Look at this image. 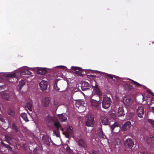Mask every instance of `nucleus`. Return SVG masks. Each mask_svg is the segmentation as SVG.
<instances>
[{
	"instance_id": "7c9ffc66",
	"label": "nucleus",
	"mask_w": 154,
	"mask_h": 154,
	"mask_svg": "<svg viewBox=\"0 0 154 154\" xmlns=\"http://www.w3.org/2000/svg\"><path fill=\"white\" fill-rule=\"evenodd\" d=\"M20 116L21 117L26 121H29L27 118L26 114L25 113H21Z\"/></svg>"
},
{
	"instance_id": "603ef678",
	"label": "nucleus",
	"mask_w": 154,
	"mask_h": 154,
	"mask_svg": "<svg viewBox=\"0 0 154 154\" xmlns=\"http://www.w3.org/2000/svg\"><path fill=\"white\" fill-rule=\"evenodd\" d=\"M0 121H1L2 122H3V118H2L0 117Z\"/></svg>"
},
{
	"instance_id": "72a5a7b5",
	"label": "nucleus",
	"mask_w": 154,
	"mask_h": 154,
	"mask_svg": "<svg viewBox=\"0 0 154 154\" xmlns=\"http://www.w3.org/2000/svg\"><path fill=\"white\" fill-rule=\"evenodd\" d=\"M54 126L56 128L57 131H59L61 125L58 122H56L54 123Z\"/></svg>"
},
{
	"instance_id": "c9c22d12",
	"label": "nucleus",
	"mask_w": 154,
	"mask_h": 154,
	"mask_svg": "<svg viewBox=\"0 0 154 154\" xmlns=\"http://www.w3.org/2000/svg\"><path fill=\"white\" fill-rule=\"evenodd\" d=\"M12 129H14L16 132H18V130L17 128V126L16 125V124L15 123H13L12 125Z\"/></svg>"
},
{
	"instance_id": "393cba45",
	"label": "nucleus",
	"mask_w": 154,
	"mask_h": 154,
	"mask_svg": "<svg viewBox=\"0 0 154 154\" xmlns=\"http://www.w3.org/2000/svg\"><path fill=\"white\" fill-rule=\"evenodd\" d=\"M125 88L126 90L130 91L133 88V87L131 85L127 84L125 85Z\"/></svg>"
},
{
	"instance_id": "13d9d810",
	"label": "nucleus",
	"mask_w": 154,
	"mask_h": 154,
	"mask_svg": "<svg viewBox=\"0 0 154 154\" xmlns=\"http://www.w3.org/2000/svg\"><path fill=\"white\" fill-rule=\"evenodd\" d=\"M138 154H142L141 153H140V154H139V153H138Z\"/></svg>"
},
{
	"instance_id": "412c9836",
	"label": "nucleus",
	"mask_w": 154,
	"mask_h": 154,
	"mask_svg": "<svg viewBox=\"0 0 154 154\" xmlns=\"http://www.w3.org/2000/svg\"><path fill=\"white\" fill-rule=\"evenodd\" d=\"M118 115L119 116H124L125 115L123 107H121L119 108L118 112Z\"/></svg>"
},
{
	"instance_id": "2f4dec72",
	"label": "nucleus",
	"mask_w": 154,
	"mask_h": 154,
	"mask_svg": "<svg viewBox=\"0 0 154 154\" xmlns=\"http://www.w3.org/2000/svg\"><path fill=\"white\" fill-rule=\"evenodd\" d=\"M59 80V79H56L55 80L54 82V87L55 89L57 91H59L60 90V88L58 87L57 85V82Z\"/></svg>"
},
{
	"instance_id": "4d7b16f0",
	"label": "nucleus",
	"mask_w": 154,
	"mask_h": 154,
	"mask_svg": "<svg viewBox=\"0 0 154 154\" xmlns=\"http://www.w3.org/2000/svg\"><path fill=\"white\" fill-rule=\"evenodd\" d=\"M144 98V97L143 96V99Z\"/></svg>"
},
{
	"instance_id": "473e14b6",
	"label": "nucleus",
	"mask_w": 154,
	"mask_h": 154,
	"mask_svg": "<svg viewBox=\"0 0 154 154\" xmlns=\"http://www.w3.org/2000/svg\"><path fill=\"white\" fill-rule=\"evenodd\" d=\"M25 85V82L24 80H21L20 81L19 83V86H20V89L21 90L22 86Z\"/></svg>"
},
{
	"instance_id": "4be33fe9",
	"label": "nucleus",
	"mask_w": 154,
	"mask_h": 154,
	"mask_svg": "<svg viewBox=\"0 0 154 154\" xmlns=\"http://www.w3.org/2000/svg\"><path fill=\"white\" fill-rule=\"evenodd\" d=\"M94 91L96 94L100 98V96L102 95V93L97 85H96L94 87Z\"/></svg>"
},
{
	"instance_id": "58836bf2",
	"label": "nucleus",
	"mask_w": 154,
	"mask_h": 154,
	"mask_svg": "<svg viewBox=\"0 0 154 154\" xmlns=\"http://www.w3.org/2000/svg\"><path fill=\"white\" fill-rule=\"evenodd\" d=\"M7 77H13L16 76V74L15 73L11 74H8L7 75Z\"/></svg>"
},
{
	"instance_id": "cd10ccee",
	"label": "nucleus",
	"mask_w": 154,
	"mask_h": 154,
	"mask_svg": "<svg viewBox=\"0 0 154 154\" xmlns=\"http://www.w3.org/2000/svg\"><path fill=\"white\" fill-rule=\"evenodd\" d=\"M22 74L25 75H31L32 72L28 70H25L21 72Z\"/></svg>"
},
{
	"instance_id": "aec40b11",
	"label": "nucleus",
	"mask_w": 154,
	"mask_h": 154,
	"mask_svg": "<svg viewBox=\"0 0 154 154\" xmlns=\"http://www.w3.org/2000/svg\"><path fill=\"white\" fill-rule=\"evenodd\" d=\"M1 96L2 97L6 100H10V98L9 95L5 92H2L1 93Z\"/></svg>"
},
{
	"instance_id": "f8f14e48",
	"label": "nucleus",
	"mask_w": 154,
	"mask_h": 154,
	"mask_svg": "<svg viewBox=\"0 0 154 154\" xmlns=\"http://www.w3.org/2000/svg\"><path fill=\"white\" fill-rule=\"evenodd\" d=\"M123 102L127 106H130L132 104V100L129 96H126L124 98Z\"/></svg>"
},
{
	"instance_id": "de8ad7c7",
	"label": "nucleus",
	"mask_w": 154,
	"mask_h": 154,
	"mask_svg": "<svg viewBox=\"0 0 154 154\" xmlns=\"http://www.w3.org/2000/svg\"><path fill=\"white\" fill-rule=\"evenodd\" d=\"M88 76H89L90 77L92 78H94L96 76V75H88Z\"/></svg>"
},
{
	"instance_id": "b1692460",
	"label": "nucleus",
	"mask_w": 154,
	"mask_h": 154,
	"mask_svg": "<svg viewBox=\"0 0 154 154\" xmlns=\"http://www.w3.org/2000/svg\"><path fill=\"white\" fill-rule=\"evenodd\" d=\"M8 115L12 116H13L15 115L14 109L13 108H9L8 110Z\"/></svg>"
},
{
	"instance_id": "4c0bfd02",
	"label": "nucleus",
	"mask_w": 154,
	"mask_h": 154,
	"mask_svg": "<svg viewBox=\"0 0 154 154\" xmlns=\"http://www.w3.org/2000/svg\"><path fill=\"white\" fill-rule=\"evenodd\" d=\"M148 122L151 125L152 127L154 128V120L149 119H148Z\"/></svg>"
},
{
	"instance_id": "9b49d317",
	"label": "nucleus",
	"mask_w": 154,
	"mask_h": 154,
	"mask_svg": "<svg viewBox=\"0 0 154 154\" xmlns=\"http://www.w3.org/2000/svg\"><path fill=\"white\" fill-rule=\"evenodd\" d=\"M50 102L49 98L48 97H45L42 99V103L43 106L45 107H47L49 106Z\"/></svg>"
},
{
	"instance_id": "ddd939ff",
	"label": "nucleus",
	"mask_w": 154,
	"mask_h": 154,
	"mask_svg": "<svg viewBox=\"0 0 154 154\" xmlns=\"http://www.w3.org/2000/svg\"><path fill=\"white\" fill-rule=\"evenodd\" d=\"M131 126V124L130 121H127L122 125V130L124 131H126L128 130Z\"/></svg>"
},
{
	"instance_id": "a18cd8bd",
	"label": "nucleus",
	"mask_w": 154,
	"mask_h": 154,
	"mask_svg": "<svg viewBox=\"0 0 154 154\" xmlns=\"http://www.w3.org/2000/svg\"><path fill=\"white\" fill-rule=\"evenodd\" d=\"M1 143L2 145L4 146H6V144H5V143H4L2 141H1Z\"/></svg>"
},
{
	"instance_id": "37998d69",
	"label": "nucleus",
	"mask_w": 154,
	"mask_h": 154,
	"mask_svg": "<svg viewBox=\"0 0 154 154\" xmlns=\"http://www.w3.org/2000/svg\"><path fill=\"white\" fill-rule=\"evenodd\" d=\"M54 105L56 107H57L58 106V103L57 101L54 100Z\"/></svg>"
},
{
	"instance_id": "f704fd0d",
	"label": "nucleus",
	"mask_w": 154,
	"mask_h": 154,
	"mask_svg": "<svg viewBox=\"0 0 154 154\" xmlns=\"http://www.w3.org/2000/svg\"><path fill=\"white\" fill-rule=\"evenodd\" d=\"M72 128L71 126H69L67 127V128L66 132L71 134L72 133Z\"/></svg>"
},
{
	"instance_id": "7ed1b4c3",
	"label": "nucleus",
	"mask_w": 154,
	"mask_h": 154,
	"mask_svg": "<svg viewBox=\"0 0 154 154\" xmlns=\"http://www.w3.org/2000/svg\"><path fill=\"white\" fill-rule=\"evenodd\" d=\"M110 128L112 132L114 133H118L120 129L119 123L116 122L110 126Z\"/></svg>"
},
{
	"instance_id": "8fccbe9b",
	"label": "nucleus",
	"mask_w": 154,
	"mask_h": 154,
	"mask_svg": "<svg viewBox=\"0 0 154 154\" xmlns=\"http://www.w3.org/2000/svg\"><path fill=\"white\" fill-rule=\"evenodd\" d=\"M60 130L62 131H63L64 130L63 128L61 126H60V127L59 130Z\"/></svg>"
},
{
	"instance_id": "5701e85b",
	"label": "nucleus",
	"mask_w": 154,
	"mask_h": 154,
	"mask_svg": "<svg viewBox=\"0 0 154 154\" xmlns=\"http://www.w3.org/2000/svg\"><path fill=\"white\" fill-rule=\"evenodd\" d=\"M147 143L150 145H154V138L152 137H149L146 140Z\"/></svg>"
},
{
	"instance_id": "49530a36",
	"label": "nucleus",
	"mask_w": 154,
	"mask_h": 154,
	"mask_svg": "<svg viewBox=\"0 0 154 154\" xmlns=\"http://www.w3.org/2000/svg\"><path fill=\"white\" fill-rule=\"evenodd\" d=\"M1 143L2 145L4 146H6V144H5V143H4L2 141H1Z\"/></svg>"
},
{
	"instance_id": "f03ea898",
	"label": "nucleus",
	"mask_w": 154,
	"mask_h": 154,
	"mask_svg": "<svg viewBox=\"0 0 154 154\" xmlns=\"http://www.w3.org/2000/svg\"><path fill=\"white\" fill-rule=\"evenodd\" d=\"M73 73L80 76H83L86 74V71L82 68L78 67L72 66L71 68Z\"/></svg>"
},
{
	"instance_id": "0eeeda50",
	"label": "nucleus",
	"mask_w": 154,
	"mask_h": 154,
	"mask_svg": "<svg viewBox=\"0 0 154 154\" xmlns=\"http://www.w3.org/2000/svg\"><path fill=\"white\" fill-rule=\"evenodd\" d=\"M48 82L47 81L42 80L39 83L40 89L42 91L46 90L48 88Z\"/></svg>"
},
{
	"instance_id": "f3484780",
	"label": "nucleus",
	"mask_w": 154,
	"mask_h": 154,
	"mask_svg": "<svg viewBox=\"0 0 154 154\" xmlns=\"http://www.w3.org/2000/svg\"><path fill=\"white\" fill-rule=\"evenodd\" d=\"M97 134L100 139H105L106 137L105 135L103 134L101 128H99L97 130Z\"/></svg>"
},
{
	"instance_id": "20e7f679",
	"label": "nucleus",
	"mask_w": 154,
	"mask_h": 154,
	"mask_svg": "<svg viewBox=\"0 0 154 154\" xmlns=\"http://www.w3.org/2000/svg\"><path fill=\"white\" fill-rule=\"evenodd\" d=\"M94 123V117L93 115L89 116L86 119V125L88 126H92Z\"/></svg>"
},
{
	"instance_id": "a19ab883",
	"label": "nucleus",
	"mask_w": 154,
	"mask_h": 154,
	"mask_svg": "<svg viewBox=\"0 0 154 154\" xmlns=\"http://www.w3.org/2000/svg\"><path fill=\"white\" fill-rule=\"evenodd\" d=\"M106 76L109 77L111 79H112L113 78L112 75L106 74Z\"/></svg>"
},
{
	"instance_id": "6e6552de",
	"label": "nucleus",
	"mask_w": 154,
	"mask_h": 154,
	"mask_svg": "<svg viewBox=\"0 0 154 154\" xmlns=\"http://www.w3.org/2000/svg\"><path fill=\"white\" fill-rule=\"evenodd\" d=\"M112 145L116 149L119 148L122 146L121 140L118 138H116L113 142Z\"/></svg>"
},
{
	"instance_id": "423d86ee",
	"label": "nucleus",
	"mask_w": 154,
	"mask_h": 154,
	"mask_svg": "<svg viewBox=\"0 0 154 154\" xmlns=\"http://www.w3.org/2000/svg\"><path fill=\"white\" fill-rule=\"evenodd\" d=\"M124 144L126 148L131 149L134 145V143L131 138H128L125 141Z\"/></svg>"
},
{
	"instance_id": "9d476101",
	"label": "nucleus",
	"mask_w": 154,
	"mask_h": 154,
	"mask_svg": "<svg viewBox=\"0 0 154 154\" xmlns=\"http://www.w3.org/2000/svg\"><path fill=\"white\" fill-rule=\"evenodd\" d=\"M137 113L138 117L140 118H143L144 114L143 108L142 106L138 107L137 109Z\"/></svg>"
},
{
	"instance_id": "a211bd4d",
	"label": "nucleus",
	"mask_w": 154,
	"mask_h": 154,
	"mask_svg": "<svg viewBox=\"0 0 154 154\" xmlns=\"http://www.w3.org/2000/svg\"><path fill=\"white\" fill-rule=\"evenodd\" d=\"M36 72L38 74L44 75L47 72V71L45 68L39 67L37 70Z\"/></svg>"
},
{
	"instance_id": "a878e982",
	"label": "nucleus",
	"mask_w": 154,
	"mask_h": 154,
	"mask_svg": "<svg viewBox=\"0 0 154 154\" xmlns=\"http://www.w3.org/2000/svg\"><path fill=\"white\" fill-rule=\"evenodd\" d=\"M26 107L30 111H32V104L30 102H27L26 105Z\"/></svg>"
},
{
	"instance_id": "6e6d98bb",
	"label": "nucleus",
	"mask_w": 154,
	"mask_h": 154,
	"mask_svg": "<svg viewBox=\"0 0 154 154\" xmlns=\"http://www.w3.org/2000/svg\"><path fill=\"white\" fill-rule=\"evenodd\" d=\"M142 154H148V153L146 152H144Z\"/></svg>"
},
{
	"instance_id": "39448f33",
	"label": "nucleus",
	"mask_w": 154,
	"mask_h": 154,
	"mask_svg": "<svg viewBox=\"0 0 154 154\" xmlns=\"http://www.w3.org/2000/svg\"><path fill=\"white\" fill-rule=\"evenodd\" d=\"M5 140L8 143L12 145L14 141V138L11 134H6L5 136Z\"/></svg>"
},
{
	"instance_id": "09e8293b",
	"label": "nucleus",
	"mask_w": 154,
	"mask_h": 154,
	"mask_svg": "<svg viewBox=\"0 0 154 154\" xmlns=\"http://www.w3.org/2000/svg\"><path fill=\"white\" fill-rule=\"evenodd\" d=\"M148 92L152 96H154V93H152V92H151V91H148Z\"/></svg>"
},
{
	"instance_id": "c03bdc74",
	"label": "nucleus",
	"mask_w": 154,
	"mask_h": 154,
	"mask_svg": "<svg viewBox=\"0 0 154 154\" xmlns=\"http://www.w3.org/2000/svg\"><path fill=\"white\" fill-rule=\"evenodd\" d=\"M111 116L112 117V118L113 119H114L116 117L114 113H112L111 114Z\"/></svg>"
},
{
	"instance_id": "dca6fc26",
	"label": "nucleus",
	"mask_w": 154,
	"mask_h": 154,
	"mask_svg": "<svg viewBox=\"0 0 154 154\" xmlns=\"http://www.w3.org/2000/svg\"><path fill=\"white\" fill-rule=\"evenodd\" d=\"M76 142L79 146L84 148L87 147V145L85 141L82 139H80L78 140H76Z\"/></svg>"
},
{
	"instance_id": "ea45409f",
	"label": "nucleus",
	"mask_w": 154,
	"mask_h": 154,
	"mask_svg": "<svg viewBox=\"0 0 154 154\" xmlns=\"http://www.w3.org/2000/svg\"><path fill=\"white\" fill-rule=\"evenodd\" d=\"M63 134L64 135L65 137L67 138H68L69 137V133L67 132H63Z\"/></svg>"
},
{
	"instance_id": "2eb2a0df",
	"label": "nucleus",
	"mask_w": 154,
	"mask_h": 154,
	"mask_svg": "<svg viewBox=\"0 0 154 154\" xmlns=\"http://www.w3.org/2000/svg\"><path fill=\"white\" fill-rule=\"evenodd\" d=\"M90 85L88 82H84L81 85V88L83 91H85L89 88Z\"/></svg>"
},
{
	"instance_id": "e433bc0d",
	"label": "nucleus",
	"mask_w": 154,
	"mask_h": 154,
	"mask_svg": "<svg viewBox=\"0 0 154 154\" xmlns=\"http://www.w3.org/2000/svg\"><path fill=\"white\" fill-rule=\"evenodd\" d=\"M52 120V119L51 117L49 115L45 118V121L49 123L51 122Z\"/></svg>"
},
{
	"instance_id": "79ce46f5",
	"label": "nucleus",
	"mask_w": 154,
	"mask_h": 154,
	"mask_svg": "<svg viewBox=\"0 0 154 154\" xmlns=\"http://www.w3.org/2000/svg\"><path fill=\"white\" fill-rule=\"evenodd\" d=\"M5 147L9 149L10 150H11L12 149V148L8 144H7L6 146H5Z\"/></svg>"
},
{
	"instance_id": "5fc2aeb1",
	"label": "nucleus",
	"mask_w": 154,
	"mask_h": 154,
	"mask_svg": "<svg viewBox=\"0 0 154 154\" xmlns=\"http://www.w3.org/2000/svg\"><path fill=\"white\" fill-rule=\"evenodd\" d=\"M152 110L154 112V107H151Z\"/></svg>"
},
{
	"instance_id": "bb28decb",
	"label": "nucleus",
	"mask_w": 154,
	"mask_h": 154,
	"mask_svg": "<svg viewBox=\"0 0 154 154\" xmlns=\"http://www.w3.org/2000/svg\"><path fill=\"white\" fill-rule=\"evenodd\" d=\"M82 104V102L81 100H77L75 102V105L77 107L79 108L83 106Z\"/></svg>"
},
{
	"instance_id": "6ab92c4d",
	"label": "nucleus",
	"mask_w": 154,
	"mask_h": 154,
	"mask_svg": "<svg viewBox=\"0 0 154 154\" xmlns=\"http://www.w3.org/2000/svg\"><path fill=\"white\" fill-rule=\"evenodd\" d=\"M100 119L103 125H107L108 124L109 122L108 121V119L106 116H101L100 118Z\"/></svg>"
},
{
	"instance_id": "c85d7f7f",
	"label": "nucleus",
	"mask_w": 154,
	"mask_h": 154,
	"mask_svg": "<svg viewBox=\"0 0 154 154\" xmlns=\"http://www.w3.org/2000/svg\"><path fill=\"white\" fill-rule=\"evenodd\" d=\"M130 80L133 83L136 85V87H140L141 86H145L143 85H141L139 83H138L137 82L132 80V79H130Z\"/></svg>"
},
{
	"instance_id": "3c124183",
	"label": "nucleus",
	"mask_w": 154,
	"mask_h": 154,
	"mask_svg": "<svg viewBox=\"0 0 154 154\" xmlns=\"http://www.w3.org/2000/svg\"><path fill=\"white\" fill-rule=\"evenodd\" d=\"M93 154H98V153L94 151H93L92 152Z\"/></svg>"
},
{
	"instance_id": "c756f323",
	"label": "nucleus",
	"mask_w": 154,
	"mask_h": 154,
	"mask_svg": "<svg viewBox=\"0 0 154 154\" xmlns=\"http://www.w3.org/2000/svg\"><path fill=\"white\" fill-rule=\"evenodd\" d=\"M42 139L43 141L46 143L49 141V139L48 136L46 135H43L42 137Z\"/></svg>"
},
{
	"instance_id": "4468645a",
	"label": "nucleus",
	"mask_w": 154,
	"mask_h": 154,
	"mask_svg": "<svg viewBox=\"0 0 154 154\" xmlns=\"http://www.w3.org/2000/svg\"><path fill=\"white\" fill-rule=\"evenodd\" d=\"M91 105L94 108H97L100 106L99 101L91 99Z\"/></svg>"
},
{
	"instance_id": "864d4df0",
	"label": "nucleus",
	"mask_w": 154,
	"mask_h": 154,
	"mask_svg": "<svg viewBox=\"0 0 154 154\" xmlns=\"http://www.w3.org/2000/svg\"><path fill=\"white\" fill-rule=\"evenodd\" d=\"M153 98L152 99H151L150 100H150V103H151L153 101Z\"/></svg>"
},
{
	"instance_id": "1a4fd4ad",
	"label": "nucleus",
	"mask_w": 154,
	"mask_h": 154,
	"mask_svg": "<svg viewBox=\"0 0 154 154\" xmlns=\"http://www.w3.org/2000/svg\"><path fill=\"white\" fill-rule=\"evenodd\" d=\"M57 116L59 120L61 122H65L67 120V115L65 113H63L61 114H58Z\"/></svg>"
},
{
	"instance_id": "f257e3e1",
	"label": "nucleus",
	"mask_w": 154,
	"mask_h": 154,
	"mask_svg": "<svg viewBox=\"0 0 154 154\" xmlns=\"http://www.w3.org/2000/svg\"><path fill=\"white\" fill-rule=\"evenodd\" d=\"M111 103V98L106 95H104L102 101V107L104 109H107L110 107Z\"/></svg>"
}]
</instances>
